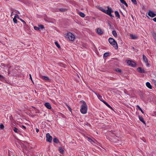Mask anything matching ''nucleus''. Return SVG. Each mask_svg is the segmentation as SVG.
Here are the masks:
<instances>
[{"label": "nucleus", "instance_id": "412c9836", "mask_svg": "<svg viewBox=\"0 0 156 156\" xmlns=\"http://www.w3.org/2000/svg\"><path fill=\"white\" fill-rule=\"evenodd\" d=\"M59 151L60 152L61 154H63L64 152V150H63V148L61 147H59Z\"/></svg>", "mask_w": 156, "mask_h": 156}, {"label": "nucleus", "instance_id": "6ab92c4d", "mask_svg": "<svg viewBox=\"0 0 156 156\" xmlns=\"http://www.w3.org/2000/svg\"><path fill=\"white\" fill-rule=\"evenodd\" d=\"M79 15L82 17H84L85 16V15L82 12H79Z\"/></svg>", "mask_w": 156, "mask_h": 156}, {"label": "nucleus", "instance_id": "09e8293b", "mask_svg": "<svg viewBox=\"0 0 156 156\" xmlns=\"http://www.w3.org/2000/svg\"><path fill=\"white\" fill-rule=\"evenodd\" d=\"M94 94L97 96L98 95V94H97L96 93L94 92Z\"/></svg>", "mask_w": 156, "mask_h": 156}, {"label": "nucleus", "instance_id": "e433bc0d", "mask_svg": "<svg viewBox=\"0 0 156 156\" xmlns=\"http://www.w3.org/2000/svg\"><path fill=\"white\" fill-rule=\"evenodd\" d=\"M121 3L123 4L126 2L124 0H119Z\"/></svg>", "mask_w": 156, "mask_h": 156}, {"label": "nucleus", "instance_id": "9b49d317", "mask_svg": "<svg viewBox=\"0 0 156 156\" xmlns=\"http://www.w3.org/2000/svg\"><path fill=\"white\" fill-rule=\"evenodd\" d=\"M44 105L48 109H50L51 108L50 104L48 102L45 103L44 104Z\"/></svg>", "mask_w": 156, "mask_h": 156}, {"label": "nucleus", "instance_id": "ea45409f", "mask_svg": "<svg viewBox=\"0 0 156 156\" xmlns=\"http://www.w3.org/2000/svg\"><path fill=\"white\" fill-rule=\"evenodd\" d=\"M123 4L125 5L126 7L128 6V5L126 2H125V3Z\"/></svg>", "mask_w": 156, "mask_h": 156}, {"label": "nucleus", "instance_id": "603ef678", "mask_svg": "<svg viewBox=\"0 0 156 156\" xmlns=\"http://www.w3.org/2000/svg\"><path fill=\"white\" fill-rule=\"evenodd\" d=\"M18 19L20 20V19H21V18H20L19 17H18V18H17Z\"/></svg>", "mask_w": 156, "mask_h": 156}, {"label": "nucleus", "instance_id": "f704fd0d", "mask_svg": "<svg viewBox=\"0 0 156 156\" xmlns=\"http://www.w3.org/2000/svg\"><path fill=\"white\" fill-rule=\"evenodd\" d=\"M66 106H67V107L68 109L69 110L70 112H72V109L68 105H67Z\"/></svg>", "mask_w": 156, "mask_h": 156}, {"label": "nucleus", "instance_id": "5701e85b", "mask_svg": "<svg viewBox=\"0 0 156 156\" xmlns=\"http://www.w3.org/2000/svg\"><path fill=\"white\" fill-rule=\"evenodd\" d=\"M136 107L139 110H140L141 112L144 114V112L143 111V110L142 109L140 108V107L139 106V105H137L136 106Z\"/></svg>", "mask_w": 156, "mask_h": 156}, {"label": "nucleus", "instance_id": "3c124183", "mask_svg": "<svg viewBox=\"0 0 156 156\" xmlns=\"http://www.w3.org/2000/svg\"><path fill=\"white\" fill-rule=\"evenodd\" d=\"M131 17H132V18L133 19V15H131Z\"/></svg>", "mask_w": 156, "mask_h": 156}, {"label": "nucleus", "instance_id": "6e6552de", "mask_svg": "<svg viewBox=\"0 0 156 156\" xmlns=\"http://www.w3.org/2000/svg\"><path fill=\"white\" fill-rule=\"evenodd\" d=\"M148 15L151 17H154L156 16V14L152 11L150 10L148 12Z\"/></svg>", "mask_w": 156, "mask_h": 156}, {"label": "nucleus", "instance_id": "f8f14e48", "mask_svg": "<svg viewBox=\"0 0 156 156\" xmlns=\"http://www.w3.org/2000/svg\"><path fill=\"white\" fill-rule=\"evenodd\" d=\"M138 116L139 120L144 124H145V122L144 121V118L142 116H140V115H139Z\"/></svg>", "mask_w": 156, "mask_h": 156}, {"label": "nucleus", "instance_id": "2eb2a0df", "mask_svg": "<svg viewBox=\"0 0 156 156\" xmlns=\"http://www.w3.org/2000/svg\"><path fill=\"white\" fill-rule=\"evenodd\" d=\"M115 16L117 17L120 18V16L119 14V12L118 11H115Z\"/></svg>", "mask_w": 156, "mask_h": 156}, {"label": "nucleus", "instance_id": "0eeeda50", "mask_svg": "<svg viewBox=\"0 0 156 156\" xmlns=\"http://www.w3.org/2000/svg\"><path fill=\"white\" fill-rule=\"evenodd\" d=\"M127 63L129 65L132 67H135L136 65V64L135 62L130 60H129L128 61Z\"/></svg>", "mask_w": 156, "mask_h": 156}, {"label": "nucleus", "instance_id": "58836bf2", "mask_svg": "<svg viewBox=\"0 0 156 156\" xmlns=\"http://www.w3.org/2000/svg\"><path fill=\"white\" fill-rule=\"evenodd\" d=\"M3 78V76H2L0 75V80H1Z\"/></svg>", "mask_w": 156, "mask_h": 156}, {"label": "nucleus", "instance_id": "4c0bfd02", "mask_svg": "<svg viewBox=\"0 0 156 156\" xmlns=\"http://www.w3.org/2000/svg\"><path fill=\"white\" fill-rule=\"evenodd\" d=\"M19 17V16L18 15H17V14H15V16H14V18L16 19V18H18Z\"/></svg>", "mask_w": 156, "mask_h": 156}, {"label": "nucleus", "instance_id": "7ed1b4c3", "mask_svg": "<svg viewBox=\"0 0 156 156\" xmlns=\"http://www.w3.org/2000/svg\"><path fill=\"white\" fill-rule=\"evenodd\" d=\"M65 37L67 38L68 40L71 41H73L75 39L74 35L71 32H69L66 34Z\"/></svg>", "mask_w": 156, "mask_h": 156}, {"label": "nucleus", "instance_id": "393cba45", "mask_svg": "<svg viewBox=\"0 0 156 156\" xmlns=\"http://www.w3.org/2000/svg\"><path fill=\"white\" fill-rule=\"evenodd\" d=\"M59 11L62 12H64L66 11L67 9H63V8H60L59 9Z\"/></svg>", "mask_w": 156, "mask_h": 156}, {"label": "nucleus", "instance_id": "f3484780", "mask_svg": "<svg viewBox=\"0 0 156 156\" xmlns=\"http://www.w3.org/2000/svg\"><path fill=\"white\" fill-rule=\"evenodd\" d=\"M97 97H98V98L102 102H103V101H104V100L102 98V96H101V95L98 94V95H97Z\"/></svg>", "mask_w": 156, "mask_h": 156}, {"label": "nucleus", "instance_id": "72a5a7b5", "mask_svg": "<svg viewBox=\"0 0 156 156\" xmlns=\"http://www.w3.org/2000/svg\"><path fill=\"white\" fill-rule=\"evenodd\" d=\"M39 28H40V29H43L44 28V26L43 25H39Z\"/></svg>", "mask_w": 156, "mask_h": 156}, {"label": "nucleus", "instance_id": "a878e982", "mask_svg": "<svg viewBox=\"0 0 156 156\" xmlns=\"http://www.w3.org/2000/svg\"><path fill=\"white\" fill-rule=\"evenodd\" d=\"M99 9L104 13H105V12L106 10L104 9L103 8H102L101 7H100L99 8Z\"/></svg>", "mask_w": 156, "mask_h": 156}, {"label": "nucleus", "instance_id": "cd10ccee", "mask_svg": "<svg viewBox=\"0 0 156 156\" xmlns=\"http://www.w3.org/2000/svg\"><path fill=\"white\" fill-rule=\"evenodd\" d=\"M34 28L36 30H40V28H39V27L35 26L34 27Z\"/></svg>", "mask_w": 156, "mask_h": 156}, {"label": "nucleus", "instance_id": "9d476101", "mask_svg": "<svg viewBox=\"0 0 156 156\" xmlns=\"http://www.w3.org/2000/svg\"><path fill=\"white\" fill-rule=\"evenodd\" d=\"M97 33L98 34L101 35L103 33V31L101 29L98 28L97 29Z\"/></svg>", "mask_w": 156, "mask_h": 156}, {"label": "nucleus", "instance_id": "79ce46f5", "mask_svg": "<svg viewBox=\"0 0 156 156\" xmlns=\"http://www.w3.org/2000/svg\"><path fill=\"white\" fill-rule=\"evenodd\" d=\"M153 81L154 85L156 86V80H154Z\"/></svg>", "mask_w": 156, "mask_h": 156}, {"label": "nucleus", "instance_id": "aec40b11", "mask_svg": "<svg viewBox=\"0 0 156 156\" xmlns=\"http://www.w3.org/2000/svg\"><path fill=\"white\" fill-rule=\"evenodd\" d=\"M112 34L115 37H116L117 36V34L115 30H113L112 31Z\"/></svg>", "mask_w": 156, "mask_h": 156}, {"label": "nucleus", "instance_id": "f03ea898", "mask_svg": "<svg viewBox=\"0 0 156 156\" xmlns=\"http://www.w3.org/2000/svg\"><path fill=\"white\" fill-rule=\"evenodd\" d=\"M108 41L110 44L112 45L115 49H117L118 48L117 43L115 40L112 37H110L108 39Z\"/></svg>", "mask_w": 156, "mask_h": 156}, {"label": "nucleus", "instance_id": "4be33fe9", "mask_svg": "<svg viewBox=\"0 0 156 156\" xmlns=\"http://www.w3.org/2000/svg\"><path fill=\"white\" fill-rule=\"evenodd\" d=\"M115 71L116 72L118 73H121L122 72V70L119 68H116L114 69Z\"/></svg>", "mask_w": 156, "mask_h": 156}, {"label": "nucleus", "instance_id": "f257e3e1", "mask_svg": "<svg viewBox=\"0 0 156 156\" xmlns=\"http://www.w3.org/2000/svg\"><path fill=\"white\" fill-rule=\"evenodd\" d=\"M80 102V103H82V105L81 106L80 111L82 114H85L87 112V104L85 102L83 101H81Z\"/></svg>", "mask_w": 156, "mask_h": 156}, {"label": "nucleus", "instance_id": "7c9ffc66", "mask_svg": "<svg viewBox=\"0 0 156 156\" xmlns=\"http://www.w3.org/2000/svg\"><path fill=\"white\" fill-rule=\"evenodd\" d=\"M153 38L156 41V33H154L152 34Z\"/></svg>", "mask_w": 156, "mask_h": 156}, {"label": "nucleus", "instance_id": "8fccbe9b", "mask_svg": "<svg viewBox=\"0 0 156 156\" xmlns=\"http://www.w3.org/2000/svg\"><path fill=\"white\" fill-rule=\"evenodd\" d=\"M88 139H89V140H92L90 138V137H88Z\"/></svg>", "mask_w": 156, "mask_h": 156}, {"label": "nucleus", "instance_id": "1a4fd4ad", "mask_svg": "<svg viewBox=\"0 0 156 156\" xmlns=\"http://www.w3.org/2000/svg\"><path fill=\"white\" fill-rule=\"evenodd\" d=\"M137 70L139 73H146L144 70V69H142L141 67L138 68Z\"/></svg>", "mask_w": 156, "mask_h": 156}, {"label": "nucleus", "instance_id": "49530a36", "mask_svg": "<svg viewBox=\"0 0 156 156\" xmlns=\"http://www.w3.org/2000/svg\"><path fill=\"white\" fill-rule=\"evenodd\" d=\"M22 126L23 127V128H24L25 129H26V127L25 126H24L23 125H22Z\"/></svg>", "mask_w": 156, "mask_h": 156}, {"label": "nucleus", "instance_id": "20e7f679", "mask_svg": "<svg viewBox=\"0 0 156 156\" xmlns=\"http://www.w3.org/2000/svg\"><path fill=\"white\" fill-rule=\"evenodd\" d=\"M107 8L108 9L105 10V13L108 15L112 18L113 17H114V16L111 14V13L113 12V11L111 8H110L108 6H107Z\"/></svg>", "mask_w": 156, "mask_h": 156}, {"label": "nucleus", "instance_id": "dca6fc26", "mask_svg": "<svg viewBox=\"0 0 156 156\" xmlns=\"http://www.w3.org/2000/svg\"><path fill=\"white\" fill-rule=\"evenodd\" d=\"M53 141L54 143L56 144H58L59 143V140L56 138H53Z\"/></svg>", "mask_w": 156, "mask_h": 156}, {"label": "nucleus", "instance_id": "c85d7f7f", "mask_svg": "<svg viewBox=\"0 0 156 156\" xmlns=\"http://www.w3.org/2000/svg\"><path fill=\"white\" fill-rule=\"evenodd\" d=\"M42 77L43 79L46 80H49L48 77L46 76H42Z\"/></svg>", "mask_w": 156, "mask_h": 156}, {"label": "nucleus", "instance_id": "473e14b6", "mask_svg": "<svg viewBox=\"0 0 156 156\" xmlns=\"http://www.w3.org/2000/svg\"><path fill=\"white\" fill-rule=\"evenodd\" d=\"M4 126L2 124H1L0 125V129H4Z\"/></svg>", "mask_w": 156, "mask_h": 156}, {"label": "nucleus", "instance_id": "a211bd4d", "mask_svg": "<svg viewBox=\"0 0 156 156\" xmlns=\"http://www.w3.org/2000/svg\"><path fill=\"white\" fill-rule=\"evenodd\" d=\"M13 130L16 133H18L20 131L16 127H14L13 128Z\"/></svg>", "mask_w": 156, "mask_h": 156}, {"label": "nucleus", "instance_id": "864d4df0", "mask_svg": "<svg viewBox=\"0 0 156 156\" xmlns=\"http://www.w3.org/2000/svg\"><path fill=\"white\" fill-rule=\"evenodd\" d=\"M31 80L32 81V82L34 83V82H33V81L32 80H32Z\"/></svg>", "mask_w": 156, "mask_h": 156}, {"label": "nucleus", "instance_id": "6e6d98bb", "mask_svg": "<svg viewBox=\"0 0 156 156\" xmlns=\"http://www.w3.org/2000/svg\"><path fill=\"white\" fill-rule=\"evenodd\" d=\"M130 36H133V35H132H132H130Z\"/></svg>", "mask_w": 156, "mask_h": 156}, {"label": "nucleus", "instance_id": "39448f33", "mask_svg": "<svg viewBox=\"0 0 156 156\" xmlns=\"http://www.w3.org/2000/svg\"><path fill=\"white\" fill-rule=\"evenodd\" d=\"M143 60L145 62L146 64V65L147 66L149 67L150 66V65L149 63L148 62V60L147 57L144 55H143Z\"/></svg>", "mask_w": 156, "mask_h": 156}, {"label": "nucleus", "instance_id": "4d7b16f0", "mask_svg": "<svg viewBox=\"0 0 156 156\" xmlns=\"http://www.w3.org/2000/svg\"><path fill=\"white\" fill-rule=\"evenodd\" d=\"M18 14H20V12H18Z\"/></svg>", "mask_w": 156, "mask_h": 156}, {"label": "nucleus", "instance_id": "de8ad7c7", "mask_svg": "<svg viewBox=\"0 0 156 156\" xmlns=\"http://www.w3.org/2000/svg\"><path fill=\"white\" fill-rule=\"evenodd\" d=\"M13 12H12L11 13V16L12 14H13Z\"/></svg>", "mask_w": 156, "mask_h": 156}, {"label": "nucleus", "instance_id": "13d9d810", "mask_svg": "<svg viewBox=\"0 0 156 156\" xmlns=\"http://www.w3.org/2000/svg\"><path fill=\"white\" fill-rule=\"evenodd\" d=\"M133 39H134V38L133 37Z\"/></svg>", "mask_w": 156, "mask_h": 156}, {"label": "nucleus", "instance_id": "ddd939ff", "mask_svg": "<svg viewBox=\"0 0 156 156\" xmlns=\"http://www.w3.org/2000/svg\"><path fill=\"white\" fill-rule=\"evenodd\" d=\"M146 85L147 87L150 89H152V86L150 83L147 82L146 83Z\"/></svg>", "mask_w": 156, "mask_h": 156}, {"label": "nucleus", "instance_id": "c9c22d12", "mask_svg": "<svg viewBox=\"0 0 156 156\" xmlns=\"http://www.w3.org/2000/svg\"><path fill=\"white\" fill-rule=\"evenodd\" d=\"M20 20L23 22L24 23V24H26V23L24 20H23L22 19H20Z\"/></svg>", "mask_w": 156, "mask_h": 156}, {"label": "nucleus", "instance_id": "b1692460", "mask_svg": "<svg viewBox=\"0 0 156 156\" xmlns=\"http://www.w3.org/2000/svg\"><path fill=\"white\" fill-rule=\"evenodd\" d=\"M55 45L58 48H61L60 45L57 42H55Z\"/></svg>", "mask_w": 156, "mask_h": 156}, {"label": "nucleus", "instance_id": "c03bdc74", "mask_svg": "<svg viewBox=\"0 0 156 156\" xmlns=\"http://www.w3.org/2000/svg\"><path fill=\"white\" fill-rule=\"evenodd\" d=\"M153 20L154 22H156V17L153 19Z\"/></svg>", "mask_w": 156, "mask_h": 156}, {"label": "nucleus", "instance_id": "37998d69", "mask_svg": "<svg viewBox=\"0 0 156 156\" xmlns=\"http://www.w3.org/2000/svg\"><path fill=\"white\" fill-rule=\"evenodd\" d=\"M35 129H36V132L37 133H38L39 132V129H38L37 128H36Z\"/></svg>", "mask_w": 156, "mask_h": 156}, {"label": "nucleus", "instance_id": "423d86ee", "mask_svg": "<svg viewBox=\"0 0 156 156\" xmlns=\"http://www.w3.org/2000/svg\"><path fill=\"white\" fill-rule=\"evenodd\" d=\"M46 141L49 143H51L52 139V137L49 133H47L46 134Z\"/></svg>", "mask_w": 156, "mask_h": 156}, {"label": "nucleus", "instance_id": "4468645a", "mask_svg": "<svg viewBox=\"0 0 156 156\" xmlns=\"http://www.w3.org/2000/svg\"><path fill=\"white\" fill-rule=\"evenodd\" d=\"M104 103L108 107L111 109L112 110H113V108L106 101H103Z\"/></svg>", "mask_w": 156, "mask_h": 156}, {"label": "nucleus", "instance_id": "a19ab883", "mask_svg": "<svg viewBox=\"0 0 156 156\" xmlns=\"http://www.w3.org/2000/svg\"><path fill=\"white\" fill-rule=\"evenodd\" d=\"M123 4L125 5L126 7L128 6V5L126 2H125V3Z\"/></svg>", "mask_w": 156, "mask_h": 156}, {"label": "nucleus", "instance_id": "2f4dec72", "mask_svg": "<svg viewBox=\"0 0 156 156\" xmlns=\"http://www.w3.org/2000/svg\"><path fill=\"white\" fill-rule=\"evenodd\" d=\"M13 21L15 23H17V20L16 18H14L13 19Z\"/></svg>", "mask_w": 156, "mask_h": 156}, {"label": "nucleus", "instance_id": "bf43d9fd", "mask_svg": "<svg viewBox=\"0 0 156 156\" xmlns=\"http://www.w3.org/2000/svg\"><path fill=\"white\" fill-rule=\"evenodd\" d=\"M60 156H62L61 155H60Z\"/></svg>", "mask_w": 156, "mask_h": 156}, {"label": "nucleus", "instance_id": "a18cd8bd", "mask_svg": "<svg viewBox=\"0 0 156 156\" xmlns=\"http://www.w3.org/2000/svg\"><path fill=\"white\" fill-rule=\"evenodd\" d=\"M29 76H30V79L31 80H32V77H31V74H30Z\"/></svg>", "mask_w": 156, "mask_h": 156}, {"label": "nucleus", "instance_id": "c756f323", "mask_svg": "<svg viewBox=\"0 0 156 156\" xmlns=\"http://www.w3.org/2000/svg\"><path fill=\"white\" fill-rule=\"evenodd\" d=\"M109 53L108 52H105V53L103 55V57H107V56H108L109 55Z\"/></svg>", "mask_w": 156, "mask_h": 156}, {"label": "nucleus", "instance_id": "bb28decb", "mask_svg": "<svg viewBox=\"0 0 156 156\" xmlns=\"http://www.w3.org/2000/svg\"><path fill=\"white\" fill-rule=\"evenodd\" d=\"M131 2L135 5H137V2L136 0H131Z\"/></svg>", "mask_w": 156, "mask_h": 156}, {"label": "nucleus", "instance_id": "5fc2aeb1", "mask_svg": "<svg viewBox=\"0 0 156 156\" xmlns=\"http://www.w3.org/2000/svg\"><path fill=\"white\" fill-rule=\"evenodd\" d=\"M108 24H109V25L110 26H111V24H110V23H109Z\"/></svg>", "mask_w": 156, "mask_h": 156}]
</instances>
